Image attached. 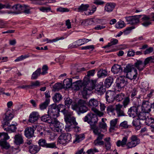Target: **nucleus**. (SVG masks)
Returning a JSON list of instances; mask_svg holds the SVG:
<instances>
[{"label":"nucleus","mask_w":154,"mask_h":154,"mask_svg":"<svg viewBox=\"0 0 154 154\" xmlns=\"http://www.w3.org/2000/svg\"><path fill=\"white\" fill-rule=\"evenodd\" d=\"M95 87V85L90 82L89 79L86 77L84 78L83 82L81 80H78L73 82L72 85V88L74 90H79L82 89V94L84 98H86L88 95L87 91H91Z\"/></svg>","instance_id":"f257e3e1"},{"label":"nucleus","mask_w":154,"mask_h":154,"mask_svg":"<svg viewBox=\"0 0 154 154\" xmlns=\"http://www.w3.org/2000/svg\"><path fill=\"white\" fill-rule=\"evenodd\" d=\"M60 112L63 113L64 116V119L66 124L65 128L66 130L67 131H69L71 129L73 128H78L75 127L77 124L76 122L75 118L71 116L72 113L70 112L68 108H66V106L62 104L59 105Z\"/></svg>","instance_id":"f03ea898"},{"label":"nucleus","mask_w":154,"mask_h":154,"mask_svg":"<svg viewBox=\"0 0 154 154\" xmlns=\"http://www.w3.org/2000/svg\"><path fill=\"white\" fill-rule=\"evenodd\" d=\"M14 117L11 111L8 110L6 112L3 120L2 121V126L4 130L11 132H14L17 129L16 125L14 124L10 125L9 121Z\"/></svg>","instance_id":"7ed1b4c3"},{"label":"nucleus","mask_w":154,"mask_h":154,"mask_svg":"<svg viewBox=\"0 0 154 154\" xmlns=\"http://www.w3.org/2000/svg\"><path fill=\"white\" fill-rule=\"evenodd\" d=\"M84 120L85 122H87L90 124L92 129L97 127L96 124L97 121V118L95 115L89 113L84 118Z\"/></svg>","instance_id":"20e7f679"},{"label":"nucleus","mask_w":154,"mask_h":154,"mask_svg":"<svg viewBox=\"0 0 154 154\" xmlns=\"http://www.w3.org/2000/svg\"><path fill=\"white\" fill-rule=\"evenodd\" d=\"M60 107L59 105L57 106L55 104H52L49 107L48 113L51 117L56 118L59 116V112H60Z\"/></svg>","instance_id":"39448f33"},{"label":"nucleus","mask_w":154,"mask_h":154,"mask_svg":"<svg viewBox=\"0 0 154 154\" xmlns=\"http://www.w3.org/2000/svg\"><path fill=\"white\" fill-rule=\"evenodd\" d=\"M77 107L79 108V111L84 113L86 112L88 110V108L86 106V102L83 100H80L78 103V104H75L74 107L73 106V105H72V107L73 109H75Z\"/></svg>","instance_id":"423d86ee"},{"label":"nucleus","mask_w":154,"mask_h":154,"mask_svg":"<svg viewBox=\"0 0 154 154\" xmlns=\"http://www.w3.org/2000/svg\"><path fill=\"white\" fill-rule=\"evenodd\" d=\"M130 139L131 141L128 142L126 144L127 149H131L135 147L140 143V139L136 135H132Z\"/></svg>","instance_id":"0eeeda50"},{"label":"nucleus","mask_w":154,"mask_h":154,"mask_svg":"<svg viewBox=\"0 0 154 154\" xmlns=\"http://www.w3.org/2000/svg\"><path fill=\"white\" fill-rule=\"evenodd\" d=\"M71 134L66 133L62 134L58 138V142L63 144L70 141L71 139Z\"/></svg>","instance_id":"6e6552de"},{"label":"nucleus","mask_w":154,"mask_h":154,"mask_svg":"<svg viewBox=\"0 0 154 154\" xmlns=\"http://www.w3.org/2000/svg\"><path fill=\"white\" fill-rule=\"evenodd\" d=\"M51 122L50 123L51 126L53 127L51 128L52 130L54 132H61L62 130L61 126H60V123L56 118H52Z\"/></svg>","instance_id":"1a4fd4ad"},{"label":"nucleus","mask_w":154,"mask_h":154,"mask_svg":"<svg viewBox=\"0 0 154 154\" xmlns=\"http://www.w3.org/2000/svg\"><path fill=\"white\" fill-rule=\"evenodd\" d=\"M140 107L139 104L131 107L129 109L128 114L129 116L134 118L137 116L138 114L139 108Z\"/></svg>","instance_id":"9d476101"},{"label":"nucleus","mask_w":154,"mask_h":154,"mask_svg":"<svg viewBox=\"0 0 154 154\" xmlns=\"http://www.w3.org/2000/svg\"><path fill=\"white\" fill-rule=\"evenodd\" d=\"M116 83L118 91H120L126 85L127 82L125 80L123 76H120L117 79Z\"/></svg>","instance_id":"9b49d317"},{"label":"nucleus","mask_w":154,"mask_h":154,"mask_svg":"<svg viewBox=\"0 0 154 154\" xmlns=\"http://www.w3.org/2000/svg\"><path fill=\"white\" fill-rule=\"evenodd\" d=\"M142 16L139 15L127 17H125V19L129 23L131 24H135L139 23V19Z\"/></svg>","instance_id":"f8f14e48"},{"label":"nucleus","mask_w":154,"mask_h":154,"mask_svg":"<svg viewBox=\"0 0 154 154\" xmlns=\"http://www.w3.org/2000/svg\"><path fill=\"white\" fill-rule=\"evenodd\" d=\"M38 144L40 146L45 147L47 148H54L56 147V145L54 143H47L46 141L44 139H41L38 141Z\"/></svg>","instance_id":"ddd939ff"},{"label":"nucleus","mask_w":154,"mask_h":154,"mask_svg":"<svg viewBox=\"0 0 154 154\" xmlns=\"http://www.w3.org/2000/svg\"><path fill=\"white\" fill-rule=\"evenodd\" d=\"M91 41V40H89L88 39L84 38L83 39H80L76 42H74L72 45L70 46V47L71 48H77L78 46L82 45L85 43L88 42L89 41Z\"/></svg>","instance_id":"4468645a"},{"label":"nucleus","mask_w":154,"mask_h":154,"mask_svg":"<svg viewBox=\"0 0 154 154\" xmlns=\"http://www.w3.org/2000/svg\"><path fill=\"white\" fill-rule=\"evenodd\" d=\"M151 103L148 101H143L142 106V111L149 113L151 110Z\"/></svg>","instance_id":"2eb2a0df"},{"label":"nucleus","mask_w":154,"mask_h":154,"mask_svg":"<svg viewBox=\"0 0 154 154\" xmlns=\"http://www.w3.org/2000/svg\"><path fill=\"white\" fill-rule=\"evenodd\" d=\"M99 102L96 99L94 98L91 99L89 101L88 106L91 108L92 110L94 111V109H96V107L98 106Z\"/></svg>","instance_id":"dca6fc26"},{"label":"nucleus","mask_w":154,"mask_h":154,"mask_svg":"<svg viewBox=\"0 0 154 154\" xmlns=\"http://www.w3.org/2000/svg\"><path fill=\"white\" fill-rule=\"evenodd\" d=\"M115 93L110 91H108L106 93V99L107 102L109 103L113 102L115 99L114 97Z\"/></svg>","instance_id":"f3484780"},{"label":"nucleus","mask_w":154,"mask_h":154,"mask_svg":"<svg viewBox=\"0 0 154 154\" xmlns=\"http://www.w3.org/2000/svg\"><path fill=\"white\" fill-rule=\"evenodd\" d=\"M133 65L134 66L136 67L139 71L143 70L145 67L143 61L140 60H136Z\"/></svg>","instance_id":"a211bd4d"},{"label":"nucleus","mask_w":154,"mask_h":154,"mask_svg":"<svg viewBox=\"0 0 154 154\" xmlns=\"http://www.w3.org/2000/svg\"><path fill=\"white\" fill-rule=\"evenodd\" d=\"M34 131V130L33 128L28 127L25 130L24 134L27 138H30L33 136Z\"/></svg>","instance_id":"6ab92c4d"},{"label":"nucleus","mask_w":154,"mask_h":154,"mask_svg":"<svg viewBox=\"0 0 154 154\" xmlns=\"http://www.w3.org/2000/svg\"><path fill=\"white\" fill-rule=\"evenodd\" d=\"M92 130H93V131L94 134L97 135V139L102 140L104 136V135L103 134L101 133V129L97 127L92 129Z\"/></svg>","instance_id":"aec40b11"},{"label":"nucleus","mask_w":154,"mask_h":154,"mask_svg":"<svg viewBox=\"0 0 154 154\" xmlns=\"http://www.w3.org/2000/svg\"><path fill=\"white\" fill-rule=\"evenodd\" d=\"M38 113L36 112H33L29 116V121L31 123H34L37 120L39 117Z\"/></svg>","instance_id":"412c9836"},{"label":"nucleus","mask_w":154,"mask_h":154,"mask_svg":"<svg viewBox=\"0 0 154 154\" xmlns=\"http://www.w3.org/2000/svg\"><path fill=\"white\" fill-rule=\"evenodd\" d=\"M122 70L121 66L117 64H114L111 68L112 72L115 74H120Z\"/></svg>","instance_id":"4be33fe9"},{"label":"nucleus","mask_w":154,"mask_h":154,"mask_svg":"<svg viewBox=\"0 0 154 154\" xmlns=\"http://www.w3.org/2000/svg\"><path fill=\"white\" fill-rule=\"evenodd\" d=\"M134 73L133 72H130L126 73V77L131 80L135 79L138 75L137 70L136 69H134Z\"/></svg>","instance_id":"5701e85b"},{"label":"nucleus","mask_w":154,"mask_h":154,"mask_svg":"<svg viewBox=\"0 0 154 154\" xmlns=\"http://www.w3.org/2000/svg\"><path fill=\"white\" fill-rule=\"evenodd\" d=\"M116 5V4L115 3H108L105 6V11L108 12H111L113 11Z\"/></svg>","instance_id":"b1692460"},{"label":"nucleus","mask_w":154,"mask_h":154,"mask_svg":"<svg viewBox=\"0 0 154 154\" xmlns=\"http://www.w3.org/2000/svg\"><path fill=\"white\" fill-rule=\"evenodd\" d=\"M143 16V17L142 18V25L145 27L148 26L151 24L150 21V18L145 15Z\"/></svg>","instance_id":"393cba45"},{"label":"nucleus","mask_w":154,"mask_h":154,"mask_svg":"<svg viewBox=\"0 0 154 154\" xmlns=\"http://www.w3.org/2000/svg\"><path fill=\"white\" fill-rule=\"evenodd\" d=\"M27 7L28 5H21L20 4H18L14 5L12 8L14 10L17 11L18 12V13H19L21 11L24 10L25 8H26Z\"/></svg>","instance_id":"a878e982"},{"label":"nucleus","mask_w":154,"mask_h":154,"mask_svg":"<svg viewBox=\"0 0 154 154\" xmlns=\"http://www.w3.org/2000/svg\"><path fill=\"white\" fill-rule=\"evenodd\" d=\"M99 20L95 19L93 20L92 19H90L85 20L83 21L81 23V25L85 26H87L88 25H90L93 24L94 22H97Z\"/></svg>","instance_id":"bb28decb"},{"label":"nucleus","mask_w":154,"mask_h":154,"mask_svg":"<svg viewBox=\"0 0 154 154\" xmlns=\"http://www.w3.org/2000/svg\"><path fill=\"white\" fill-rule=\"evenodd\" d=\"M130 97L131 100H133L134 99L136 98L137 99L140 97L139 95H138V91L137 89L135 88H134L130 92Z\"/></svg>","instance_id":"cd10ccee"},{"label":"nucleus","mask_w":154,"mask_h":154,"mask_svg":"<svg viewBox=\"0 0 154 154\" xmlns=\"http://www.w3.org/2000/svg\"><path fill=\"white\" fill-rule=\"evenodd\" d=\"M116 110L118 117L125 116V113L121 109L122 106L120 104H118L116 106Z\"/></svg>","instance_id":"c85d7f7f"},{"label":"nucleus","mask_w":154,"mask_h":154,"mask_svg":"<svg viewBox=\"0 0 154 154\" xmlns=\"http://www.w3.org/2000/svg\"><path fill=\"white\" fill-rule=\"evenodd\" d=\"M128 137L126 136L123 137L122 141L119 140L116 143V145L118 147L121 146L124 147L125 145L126 146Z\"/></svg>","instance_id":"c756f323"},{"label":"nucleus","mask_w":154,"mask_h":154,"mask_svg":"<svg viewBox=\"0 0 154 154\" xmlns=\"http://www.w3.org/2000/svg\"><path fill=\"white\" fill-rule=\"evenodd\" d=\"M40 147L37 145H33L29 147V151L32 154H35L40 150Z\"/></svg>","instance_id":"7c9ffc66"},{"label":"nucleus","mask_w":154,"mask_h":154,"mask_svg":"<svg viewBox=\"0 0 154 154\" xmlns=\"http://www.w3.org/2000/svg\"><path fill=\"white\" fill-rule=\"evenodd\" d=\"M14 142L17 145H19L23 143L22 137L20 134L16 135L14 137Z\"/></svg>","instance_id":"2f4dec72"},{"label":"nucleus","mask_w":154,"mask_h":154,"mask_svg":"<svg viewBox=\"0 0 154 154\" xmlns=\"http://www.w3.org/2000/svg\"><path fill=\"white\" fill-rule=\"evenodd\" d=\"M0 146L2 148L5 149H8L10 147L9 144L6 140L3 139L0 140Z\"/></svg>","instance_id":"473e14b6"},{"label":"nucleus","mask_w":154,"mask_h":154,"mask_svg":"<svg viewBox=\"0 0 154 154\" xmlns=\"http://www.w3.org/2000/svg\"><path fill=\"white\" fill-rule=\"evenodd\" d=\"M103 87V85H99L95 88V89L98 94L101 95L103 94L106 91L105 88Z\"/></svg>","instance_id":"72a5a7b5"},{"label":"nucleus","mask_w":154,"mask_h":154,"mask_svg":"<svg viewBox=\"0 0 154 154\" xmlns=\"http://www.w3.org/2000/svg\"><path fill=\"white\" fill-rule=\"evenodd\" d=\"M146 124L148 126H150L152 128H154V119L150 117H148L145 121Z\"/></svg>","instance_id":"f704fd0d"},{"label":"nucleus","mask_w":154,"mask_h":154,"mask_svg":"<svg viewBox=\"0 0 154 154\" xmlns=\"http://www.w3.org/2000/svg\"><path fill=\"white\" fill-rule=\"evenodd\" d=\"M149 115V113L141 111L138 114L137 116L140 120H146Z\"/></svg>","instance_id":"c9c22d12"},{"label":"nucleus","mask_w":154,"mask_h":154,"mask_svg":"<svg viewBox=\"0 0 154 154\" xmlns=\"http://www.w3.org/2000/svg\"><path fill=\"white\" fill-rule=\"evenodd\" d=\"M72 80L71 79H68L66 80H64L63 82V86L64 87H66V88H69L71 87L72 88Z\"/></svg>","instance_id":"e433bc0d"},{"label":"nucleus","mask_w":154,"mask_h":154,"mask_svg":"<svg viewBox=\"0 0 154 154\" xmlns=\"http://www.w3.org/2000/svg\"><path fill=\"white\" fill-rule=\"evenodd\" d=\"M52 119V118H51L48 114V115L43 116L41 117V120L42 121L47 122L49 124L51 122Z\"/></svg>","instance_id":"4c0bfd02"},{"label":"nucleus","mask_w":154,"mask_h":154,"mask_svg":"<svg viewBox=\"0 0 154 154\" xmlns=\"http://www.w3.org/2000/svg\"><path fill=\"white\" fill-rule=\"evenodd\" d=\"M107 72L106 69H100L97 72V75L99 78L105 77L107 75Z\"/></svg>","instance_id":"58836bf2"},{"label":"nucleus","mask_w":154,"mask_h":154,"mask_svg":"<svg viewBox=\"0 0 154 154\" xmlns=\"http://www.w3.org/2000/svg\"><path fill=\"white\" fill-rule=\"evenodd\" d=\"M41 69L40 68L37 69L35 72H33L32 73L31 79H35L37 78L41 74Z\"/></svg>","instance_id":"ea45409f"},{"label":"nucleus","mask_w":154,"mask_h":154,"mask_svg":"<svg viewBox=\"0 0 154 154\" xmlns=\"http://www.w3.org/2000/svg\"><path fill=\"white\" fill-rule=\"evenodd\" d=\"M85 135L83 134H77L75 136V139L74 141V143H79L85 138Z\"/></svg>","instance_id":"a19ab883"},{"label":"nucleus","mask_w":154,"mask_h":154,"mask_svg":"<svg viewBox=\"0 0 154 154\" xmlns=\"http://www.w3.org/2000/svg\"><path fill=\"white\" fill-rule=\"evenodd\" d=\"M110 139L109 137L106 138L104 139L105 146L107 150H109L111 148V144Z\"/></svg>","instance_id":"79ce46f5"},{"label":"nucleus","mask_w":154,"mask_h":154,"mask_svg":"<svg viewBox=\"0 0 154 154\" xmlns=\"http://www.w3.org/2000/svg\"><path fill=\"white\" fill-rule=\"evenodd\" d=\"M135 69L133 65L131 64H128L124 69V72L125 73H127L128 72H131L132 69Z\"/></svg>","instance_id":"37998d69"},{"label":"nucleus","mask_w":154,"mask_h":154,"mask_svg":"<svg viewBox=\"0 0 154 154\" xmlns=\"http://www.w3.org/2000/svg\"><path fill=\"white\" fill-rule=\"evenodd\" d=\"M50 99H46L45 101L40 105V108L42 110L46 108L50 102Z\"/></svg>","instance_id":"c03bdc74"},{"label":"nucleus","mask_w":154,"mask_h":154,"mask_svg":"<svg viewBox=\"0 0 154 154\" xmlns=\"http://www.w3.org/2000/svg\"><path fill=\"white\" fill-rule=\"evenodd\" d=\"M154 62V56H150L148 57L145 59L143 62L144 65L145 67L146 66L147 64L150 63Z\"/></svg>","instance_id":"a18cd8bd"},{"label":"nucleus","mask_w":154,"mask_h":154,"mask_svg":"<svg viewBox=\"0 0 154 154\" xmlns=\"http://www.w3.org/2000/svg\"><path fill=\"white\" fill-rule=\"evenodd\" d=\"M89 7V6L88 4H82L78 8V11L82 12L86 11Z\"/></svg>","instance_id":"49530a36"},{"label":"nucleus","mask_w":154,"mask_h":154,"mask_svg":"<svg viewBox=\"0 0 154 154\" xmlns=\"http://www.w3.org/2000/svg\"><path fill=\"white\" fill-rule=\"evenodd\" d=\"M113 82V79L111 77H109L106 79L105 82V86L107 87H109Z\"/></svg>","instance_id":"de8ad7c7"},{"label":"nucleus","mask_w":154,"mask_h":154,"mask_svg":"<svg viewBox=\"0 0 154 154\" xmlns=\"http://www.w3.org/2000/svg\"><path fill=\"white\" fill-rule=\"evenodd\" d=\"M54 102H58L62 99V96L61 94L58 93H56L52 97Z\"/></svg>","instance_id":"09e8293b"},{"label":"nucleus","mask_w":154,"mask_h":154,"mask_svg":"<svg viewBox=\"0 0 154 154\" xmlns=\"http://www.w3.org/2000/svg\"><path fill=\"white\" fill-rule=\"evenodd\" d=\"M95 70L94 69L88 71L87 73V75L85 76L89 79V80L90 82L94 83V84L92 80H91V81H90L89 77L91 76H93L94 75V74H95Z\"/></svg>","instance_id":"8fccbe9b"},{"label":"nucleus","mask_w":154,"mask_h":154,"mask_svg":"<svg viewBox=\"0 0 154 154\" xmlns=\"http://www.w3.org/2000/svg\"><path fill=\"white\" fill-rule=\"evenodd\" d=\"M40 85V82L38 81L35 82H32L30 85V88L33 89L37 87H39Z\"/></svg>","instance_id":"3c124183"},{"label":"nucleus","mask_w":154,"mask_h":154,"mask_svg":"<svg viewBox=\"0 0 154 154\" xmlns=\"http://www.w3.org/2000/svg\"><path fill=\"white\" fill-rule=\"evenodd\" d=\"M125 26V24L123 21L120 20L118 22L116 25V28L118 29L123 28Z\"/></svg>","instance_id":"603ef678"},{"label":"nucleus","mask_w":154,"mask_h":154,"mask_svg":"<svg viewBox=\"0 0 154 154\" xmlns=\"http://www.w3.org/2000/svg\"><path fill=\"white\" fill-rule=\"evenodd\" d=\"M132 124L134 126L140 128L141 123L139 119H135L133 120Z\"/></svg>","instance_id":"864d4df0"},{"label":"nucleus","mask_w":154,"mask_h":154,"mask_svg":"<svg viewBox=\"0 0 154 154\" xmlns=\"http://www.w3.org/2000/svg\"><path fill=\"white\" fill-rule=\"evenodd\" d=\"M125 97V94L121 93L117 94L115 97V99L118 101H122Z\"/></svg>","instance_id":"5fc2aeb1"},{"label":"nucleus","mask_w":154,"mask_h":154,"mask_svg":"<svg viewBox=\"0 0 154 154\" xmlns=\"http://www.w3.org/2000/svg\"><path fill=\"white\" fill-rule=\"evenodd\" d=\"M104 142L103 141L101 140L96 139L94 142V144L95 146H101L104 144Z\"/></svg>","instance_id":"6e6d98bb"},{"label":"nucleus","mask_w":154,"mask_h":154,"mask_svg":"<svg viewBox=\"0 0 154 154\" xmlns=\"http://www.w3.org/2000/svg\"><path fill=\"white\" fill-rule=\"evenodd\" d=\"M91 9L90 10V11L88 12V15H91L96 10L97 8V7L95 6L93 4H91Z\"/></svg>","instance_id":"4d7b16f0"},{"label":"nucleus","mask_w":154,"mask_h":154,"mask_svg":"<svg viewBox=\"0 0 154 154\" xmlns=\"http://www.w3.org/2000/svg\"><path fill=\"white\" fill-rule=\"evenodd\" d=\"M53 88L56 90H59L62 88L63 86L61 83H56L53 86Z\"/></svg>","instance_id":"13d9d810"},{"label":"nucleus","mask_w":154,"mask_h":154,"mask_svg":"<svg viewBox=\"0 0 154 154\" xmlns=\"http://www.w3.org/2000/svg\"><path fill=\"white\" fill-rule=\"evenodd\" d=\"M72 103V100L70 98H67L65 100V103L66 106H67L68 108Z\"/></svg>","instance_id":"bf43d9fd"},{"label":"nucleus","mask_w":154,"mask_h":154,"mask_svg":"<svg viewBox=\"0 0 154 154\" xmlns=\"http://www.w3.org/2000/svg\"><path fill=\"white\" fill-rule=\"evenodd\" d=\"M130 103V99L128 97H126L123 101V105L125 108Z\"/></svg>","instance_id":"052dcab7"},{"label":"nucleus","mask_w":154,"mask_h":154,"mask_svg":"<svg viewBox=\"0 0 154 154\" xmlns=\"http://www.w3.org/2000/svg\"><path fill=\"white\" fill-rule=\"evenodd\" d=\"M118 121L117 119H114L110 122V125L111 126V128H112L113 129L116 125Z\"/></svg>","instance_id":"680f3d73"},{"label":"nucleus","mask_w":154,"mask_h":154,"mask_svg":"<svg viewBox=\"0 0 154 154\" xmlns=\"http://www.w3.org/2000/svg\"><path fill=\"white\" fill-rule=\"evenodd\" d=\"M2 136H3V137L4 139H3L5 140H8L10 138V137L8 136V134L5 132H0V138Z\"/></svg>","instance_id":"e2e57ef3"},{"label":"nucleus","mask_w":154,"mask_h":154,"mask_svg":"<svg viewBox=\"0 0 154 154\" xmlns=\"http://www.w3.org/2000/svg\"><path fill=\"white\" fill-rule=\"evenodd\" d=\"M134 28V27H130L127 28L124 31L123 33L125 35L129 34L132 29Z\"/></svg>","instance_id":"0e129e2a"},{"label":"nucleus","mask_w":154,"mask_h":154,"mask_svg":"<svg viewBox=\"0 0 154 154\" xmlns=\"http://www.w3.org/2000/svg\"><path fill=\"white\" fill-rule=\"evenodd\" d=\"M94 151L97 152H98V151L96 149H91L88 150L86 152H84L83 154H94Z\"/></svg>","instance_id":"69168bd1"},{"label":"nucleus","mask_w":154,"mask_h":154,"mask_svg":"<svg viewBox=\"0 0 154 154\" xmlns=\"http://www.w3.org/2000/svg\"><path fill=\"white\" fill-rule=\"evenodd\" d=\"M115 108L112 105H110L107 108V110L108 112L113 113L115 110Z\"/></svg>","instance_id":"338daca9"},{"label":"nucleus","mask_w":154,"mask_h":154,"mask_svg":"<svg viewBox=\"0 0 154 154\" xmlns=\"http://www.w3.org/2000/svg\"><path fill=\"white\" fill-rule=\"evenodd\" d=\"M42 72H41V74L44 75L47 73V70H48V67L46 65H44L42 67Z\"/></svg>","instance_id":"774afa93"}]
</instances>
